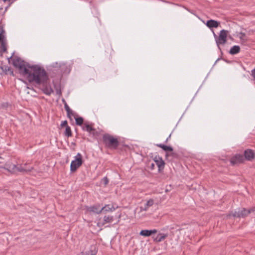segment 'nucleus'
I'll use <instances>...</instances> for the list:
<instances>
[{
	"mask_svg": "<svg viewBox=\"0 0 255 255\" xmlns=\"http://www.w3.org/2000/svg\"><path fill=\"white\" fill-rule=\"evenodd\" d=\"M13 65L18 69L19 73L25 77L29 82L39 83L46 79V72L44 69L35 65L30 66L20 58L12 56L10 57Z\"/></svg>",
	"mask_w": 255,
	"mask_h": 255,
	"instance_id": "f257e3e1",
	"label": "nucleus"
},
{
	"mask_svg": "<svg viewBox=\"0 0 255 255\" xmlns=\"http://www.w3.org/2000/svg\"><path fill=\"white\" fill-rule=\"evenodd\" d=\"M103 140L106 146L109 148L116 149L119 144L117 138L108 133L103 135Z\"/></svg>",
	"mask_w": 255,
	"mask_h": 255,
	"instance_id": "f03ea898",
	"label": "nucleus"
},
{
	"mask_svg": "<svg viewBox=\"0 0 255 255\" xmlns=\"http://www.w3.org/2000/svg\"><path fill=\"white\" fill-rule=\"evenodd\" d=\"M28 165L27 163L17 165L12 164L9 166V168L13 172H28L33 169L32 167L28 166Z\"/></svg>",
	"mask_w": 255,
	"mask_h": 255,
	"instance_id": "7ed1b4c3",
	"label": "nucleus"
},
{
	"mask_svg": "<svg viewBox=\"0 0 255 255\" xmlns=\"http://www.w3.org/2000/svg\"><path fill=\"white\" fill-rule=\"evenodd\" d=\"M75 160H72L70 165V170L75 172L82 165L83 163L82 156L78 153L75 157Z\"/></svg>",
	"mask_w": 255,
	"mask_h": 255,
	"instance_id": "20e7f679",
	"label": "nucleus"
},
{
	"mask_svg": "<svg viewBox=\"0 0 255 255\" xmlns=\"http://www.w3.org/2000/svg\"><path fill=\"white\" fill-rule=\"evenodd\" d=\"M252 212H255V207L251 208L249 210H246L245 208L239 209L237 211H235L233 214V215L235 217L245 218Z\"/></svg>",
	"mask_w": 255,
	"mask_h": 255,
	"instance_id": "39448f33",
	"label": "nucleus"
},
{
	"mask_svg": "<svg viewBox=\"0 0 255 255\" xmlns=\"http://www.w3.org/2000/svg\"><path fill=\"white\" fill-rule=\"evenodd\" d=\"M228 31L223 29L220 32L219 37H217L215 33H214L216 43L218 47L221 44H224L227 42Z\"/></svg>",
	"mask_w": 255,
	"mask_h": 255,
	"instance_id": "423d86ee",
	"label": "nucleus"
},
{
	"mask_svg": "<svg viewBox=\"0 0 255 255\" xmlns=\"http://www.w3.org/2000/svg\"><path fill=\"white\" fill-rule=\"evenodd\" d=\"M46 77H47V78H46V79H45V80H44L43 81H41L39 83H36L37 84H42V87L41 89H42V91H43V92L47 95H50L53 92V91L52 88L51 87V86L49 85H48L47 84V81L48 80V76L47 74H46Z\"/></svg>",
	"mask_w": 255,
	"mask_h": 255,
	"instance_id": "0eeeda50",
	"label": "nucleus"
},
{
	"mask_svg": "<svg viewBox=\"0 0 255 255\" xmlns=\"http://www.w3.org/2000/svg\"><path fill=\"white\" fill-rule=\"evenodd\" d=\"M153 160L158 167L159 171H160L164 169L165 162L161 157L159 156H155Z\"/></svg>",
	"mask_w": 255,
	"mask_h": 255,
	"instance_id": "6e6552de",
	"label": "nucleus"
},
{
	"mask_svg": "<svg viewBox=\"0 0 255 255\" xmlns=\"http://www.w3.org/2000/svg\"><path fill=\"white\" fill-rule=\"evenodd\" d=\"M86 211L89 213L100 214L102 213L101 208L99 205L86 207Z\"/></svg>",
	"mask_w": 255,
	"mask_h": 255,
	"instance_id": "1a4fd4ad",
	"label": "nucleus"
},
{
	"mask_svg": "<svg viewBox=\"0 0 255 255\" xmlns=\"http://www.w3.org/2000/svg\"><path fill=\"white\" fill-rule=\"evenodd\" d=\"M82 128L83 130L87 131L90 133H92L93 136H95L96 132H97L95 129L92 127V125L85 123L83 125Z\"/></svg>",
	"mask_w": 255,
	"mask_h": 255,
	"instance_id": "9d476101",
	"label": "nucleus"
},
{
	"mask_svg": "<svg viewBox=\"0 0 255 255\" xmlns=\"http://www.w3.org/2000/svg\"><path fill=\"white\" fill-rule=\"evenodd\" d=\"M244 157L242 155L237 154L231 159V162L232 164L240 163L243 162Z\"/></svg>",
	"mask_w": 255,
	"mask_h": 255,
	"instance_id": "9b49d317",
	"label": "nucleus"
},
{
	"mask_svg": "<svg viewBox=\"0 0 255 255\" xmlns=\"http://www.w3.org/2000/svg\"><path fill=\"white\" fill-rule=\"evenodd\" d=\"M9 72L11 75H13V71L11 69L7 66H0V74H7L8 72Z\"/></svg>",
	"mask_w": 255,
	"mask_h": 255,
	"instance_id": "f8f14e48",
	"label": "nucleus"
},
{
	"mask_svg": "<svg viewBox=\"0 0 255 255\" xmlns=\"http://www.w3.org/2000/svg\"><path fill=\"white\" fill-rule=\"evenodd\" d=\"M157 232V230L153 229L151 230H141L140 233L139 235L142 236L144 237H149L151 236L153 234H155Z\"/></svg>",
	"mask_w": 255,
	"mask_h": 255,
	"instance_id": "ddd939ff",
	"label": "nucleus"
},
{
	"mask_svg": "<svg viewBox=\"0 0 255 255\" xmlns=\"http://www.w3.org/2000/svg\"><path fill=\"white\" fill-rule=\"evenodd\" d=\"M154 204V201L152 199L148 200L143 206L140 207V211H146L149 207H151Z\"/></svg>",
	"mask_w": 255,
	"mask_h": 255,
	"instance_id": "4468645a",
	"label": "nucleus"
},
{
	"mask_svg": "<svg viewBox=\"0 0 255 255\" xmlns=\"http://www.w3.org/2000/svg\"><path fill=\"white\" fill-rule=\"evenodd\" d=\"M168 235L167 234L159 233L158 234L155 238L153 237L154 242L159 243L163 241H164L167 237Z\"/></svg>",
	"mask_w": 255,
	"mask_h": 255,
	"instance_id": "2eb2a0df",
	"label": "nucleus"
},
{
	"mask_svg": "<svg viewBox=\"0 0 255 255\" xmlns=\"http://www.w3.org/2000/svg\"><path fill=\"white\" fill-rule=\"evenodd\" d=\"M245 158L248 160H251L254 158V153L251 149H247L244 153Z\"/></svg>",
	"mask_w": 255,
	"mask_h": 255,
	"instance_id": "dca6fc26",
	"label": "nucleus"
},
{
	"mask_svg": "<svg viewBox=\"0 0 255 255\" xmlns=\"http://www.w3.org/2000/svg\"><path fill=\"white\" fill-rule=\"evenodd\" d=\"M220 23L219 22H218L217 21H216L215 20H212V19H211V20H208L206 22V25L209 27V28H213V27H217L219 25Z\"/></svg>",
	"mask_w": 255,
	"mask_h": 255,
	"instance_id": "f3484780",
	"label": "nucleus"
},
{
	"mask_svg": "<svg viewBox=\"0 0 255 255\" xmlns=\"http://www.w3.org/2000/svg\"><path fill=\"white\" fill-rule=\"evenodd\" d=\"M97 251L95 250V247H91L90 249L86 252H82L79 255H96Z\"/></svg>",
	"mask_w": 255,
	"mask_h": 255,
	"instance_id": "a211bd4d",
	"label": "nucleus"
},
{
	"mask_svg": "<svg viewBox=\"0 0 255 255\" xmlns=\"http://www.w3.org/2000/svg\"><path fill=\"white\" fill-rule=\"evenodd\" d=\"M102 212H112L115 210V208L113 205H106L104 207L101 208Z\"/></svg>",
	"mask_w": 255,
	"mask_h": 255,
	"instance_id": "6ab92c4d",
	"label": "nucleus"
},
{
	"mask_svg": "<svg viewBox=\"0 0 255 255\" xmlns=\"http://www.w3.org/2000/svg\"><path fill=\"white\" fill-rule=\"evenodd\" d=\"M114 220L112 216H105L103 218V222L101 223L102 225H104L107 223H112Z\"/></svg>",
	"mask_w": 255,
	"mask_h": 255,
	"instance_id": "aec40b11",
	"label": "nucleus"
},
{
	"mask_svg": "<svg viewBox=\"0 0 255 255\" xmlns=\"http://www.w3.org/2000/svg\"><path fill=\"white\" fill-rule=\"evenodd\" d=\"M240 51V47L238 45H235L231 47L229 53L232 55H235L239 53Z\"/></svg>",
	"mask_w": 255,
	"mask_h": 255,
	"instance_id": "412c9836",
	"label": "nucleus"
},
{
	"mask_svg": "<svg viewBox=\"0 0 255 255\" xmlns=\"http://www.w3.org/2000/svg\"><path fill=\"white\" fill-rule=\"evenodd\" d=\"M156 145L159 147L161 148L164 151H172L173 148L171 146H168L162 144H157Z\"/></svg>",
	"mask_w": 255,
	"mask_h": 255,
	"instance_id": "4be33fe9",
	"label": "nucleus"
},
{
	"mask_svg": "<svg viewBox=\"0 0 255 255\" xmlns=\"http://www.w3.org/2000/svg\"><path fill=\"white\" fill-rule=\"evenodd\" d=\"M74 118L75 119L76 125L78 126H83V119L82 117H77V116H75Z\"/></svg>",
	"mask_w": 255,
	"mask_h": 255,
	"instance_id": "5701e85b",
	"label": "nucleus"
},
{
	"mask_svg": "<svg viewBox=\"0 0 255 255\" xmlns=\"http://www.w3.org/2000/svg\"><path fill=\"white\" fill-rule=\"evenodd\" d=\"M65 134V135H66L68 137L71 136L72 132H71V128L70 127L67 126L66 127Z\"/></svg>",
	"mask_w": 255,
	"mask_h": 255,
	"instance_id": "b1692460",
	"label": "nucleus"
},
{
	"mask_svg": "<svg viewBox=\"0 0 255 255\" xmlns=\"http://www.w3.org/2000/svg\"><path fill=\"white\" fill-rule=\"evenodd\" d=\"M67 114L68 117L71 120H72V117H74V118L75 116H77L76 114L74 113V112L72 110H71V109H70L69 112H67Z\"/></svg>",
	"mask_w": 255,
	"mask_h": 255,
	"instance_id": "393cba45",
	"label": "nucleus"
},
{
	"mask_svg": "<svg viewBox=\"0 0 255 255\" xmlns=\"http://www.w3.org/2000/svg\"><path fill=\"white\" fill-rule=\"evenodd\" d=\"M0 48L2 51L5 52L6 50V44L3 40H2L1 43L0 45Z\"/></svg>",
	"mask_w": 255,
	"mask_h": 255,
	"instance_id": "a878e982",
	"label": "nucleus"
},
{
	"mask_svg": "<svg viewBox=\"0 0 255 255\" xmlns=\"http://www.w3.org/2000/svg\"><path fill=\"white\" fill-rule=\"evenodd\" d=\"M240 38L241 39L243 42H245L247 40V37L246 36V34L244 33H241L240 34Z\"/></svg>",
	"mask_w": 255,
	"mask_h": 255,
	"instance_id": "bb28decb",
	"label": "nucleus"
},
{
	"mask_svg": "<svg viewBox=\"0 0 255 255\" xmlns=\"http://www.w3.org/2000/svg\"><path fill=\"white\" fill-rule=\"evenodd\" d=\"M102 182L104 184V185H106L108 183L109 180L107 177H105L102 179Z\"/></svg>",
	"mask_w": 255,
	"mask_h": 255,
	"instance_id": "cd10ccee",
	"label": "nucleus"
},
{
	"mask_svg": "<svg viewBox=\"0 0 255 255\" xmlns=\"http://www.w3.org/2000/svg\"><path fill=\"white\" fill-rule=\"evenodd\" d=\"M64 108L67 112H69L71 109L66 103L64 104Z\"/></svg>",
	"mask_w": 255,
	"mask_h": 255,
	"instance_id": "c85d7f7f",
	"label": "nucleus"
},
{
	"mask_svg": "<svg viewBox=\"0 0 255 255\" xmlns=\"http://www.w3.org/2000/svg\"><path fill=\"white\" fill-rule=\"evenodd\" d=\"M67 125V122L66 121H64L61 123V126L62 127H65V126L67 127V126H68Z\"/></svg>",
	"mask_w": 255,
	"mask_h": 255,
	"instance_id": "c756f323",
	"label": "nucleus"
},
{
	"mask_svg": "<svg viewBox=\"0 0 255 255\" xmlns=\"http://www.w3.org/2000/svg\"><path fill=\"white\" fill-rule=\"evenodd\" d=\"M252 75L254 77V80H255V68L252 70Z\"/></svg>",
	"mask_w": 255,
	"mask_h": 255,
	"instance_id": "7c9ffc66",
	"label": "nucleus"
},
{
	"mask_svg": "<svg viewBox=\"0 0 255 255\" xmlns=\"http://www.w3.org/2000/svg\"><path fill=\"white\" fill-rule=\"evenodd\" d=\"M154 167V164L153 163H151L150 165V168L151 169H153Z\"/></svg>",
	"mask_w": 255,
	"mask_h": 255,
	"instance_id": "2f4dec72",
	"label": "nucleus"
},
{
	"mask_svg": "<svg viewBox=\"0 0 255 255\" xmlns=\"http://www.w3.org/2000/svg\"><path fill=\"white\" fill-rule=\"evenodd\" d=\"M0 40H1V41L3 40H2V35L1 34H0Z\"/></svg>",
	"mask_w": 255,
	"mask_h": 255,
	"instance_id": "473e14b6",
	"label": "nucleus"
}]
</instances>
